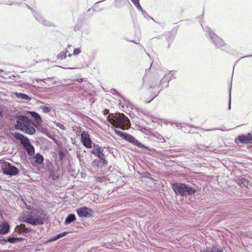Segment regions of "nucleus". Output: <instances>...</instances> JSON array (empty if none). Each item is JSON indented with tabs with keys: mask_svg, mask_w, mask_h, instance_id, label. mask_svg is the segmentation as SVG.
I'll return each mask as SVG.
<instances>
[{
	"mask_svg": "<svg viewBox=\"0 0 252 252\" xmlns=\"http://www.w3.org/2000/svg\"><path fill=\"white\" fill-rule=\"evenodd\" d=\"M36 125L33 121L25 116L19 115L17 117L16 124L15 128L29 134H33L35 132L34 126Z\"/></svg>",
	"mask_w": 252,
	"mask_h": 252,
	"instance_id": "obj_1",
	"label": "nucleus"
},
{
	"mask_svg": "<svg viewBox=\"0 0 252 252\" xmlns=\"http://www.w3.org/2000/svg\"><path fill=\"white\" fill-rule=\"evenodd\" d=\"M107 119L115 127L125 130L128 129L130 126L129 119L123 113L112 114L107 117Z\"/></svg>",
	"mask_w": 252,
	"mask_h": 252,
	"instance_id": "obj_2",
	"label": "nucleus"
},
{
	"mask_svg": "<svg viewBox=\"0 0 252 252\" xmlns=\"http://www.w3.org/2000/svg\"><path fill=\"white\" fill-rule=\"evenodd\" d=\"M172 188L177 195L182 196H191L197 192V190L189 185L181 183H174Z\"/></svg>",
	"mask_w": 252,
	"mask_h": 252,
	"instance_id": "obj_3",
	"label": "nucleus"
},
{
	"mask_svg": "<svg viewBox=\"0 0 252 252\" xmlns=\"http://www.w3.org/2000/svg\"><path fill=\"white\" fill-rule=\"evenodd\" d=\"M36 213L40 215L44 216L46 215V213L44 211L39 209L32 211L31 215L26 217H24L23 221L33 225L43 224L44 223L43 220L40 216L36 215Z\"/></svg>",
	"mask_w": 252,
	"mask_h": 252,
	"instance_id": "obj_4",
	"label": "nucleus"
},
{
	"mask_svg": "<svg viewBox=\"0 0 252 252\" xmlns=\"http://www.w3.org/2000/svg\"><path fill=\"white\" fill-rule=\"evenodd\" d=\"M13 136L16 139L20 140L21 144L24 147L25 150L29 156H31L34 155V147L31 144L28 138L19 133H14Z\"/></svg>",
	"mask_w": 252,
	"mask_h": 252,
	"instance_id": "obj_5",
	"label": "nucleus"
},
{
	"mask_svg": "<svg viewBox=\"0 0 252 252\" xmlns=\"http://www.w3.org/2000/svg\"><path fill=\"white\" fill-rule=\"evenodd\" d=\"M114 131L118 135L127 140L130 143L136 146L137 147L151 151V150L149 147L144 146L132 136L116 129L114 130Z\"/></svg>",
	"mask_w": 252,
	"mask_h": 252,
	"instance_id": "obj_6",
	"label": "nucleus"
},
{
	"mask_svg": "<svg viewBox=\"0 0 252 252\" xmlns=\"http://www.w3.org/2000/svg\"><path fill=\"white\" fill-rule=\"evenodd\" d=\"M2 172L4 175L15 176L19 173L18 169L10 163L5 162L2 165Z\"/></svg>",
	"mask_w": 252,
	"mask_h": 252,
	"instance_id": "obj_7",
	"label": "nucleus"
},
{
	"mask_svg": "<svg viewBox=\"0 0 252 252\" xmlns=\"http://www.w3.org/2000/svg\"><path fill=\"white\" fill-rule=\"evenodd\" d=\"M207 35L210 37L212 42L216 47L219 48L224 45L223 41L209 28L207 31Z\"/></svg>",
	"mask_w": 252,
	"mask_h": 252,
	"instance_id": "obj_8",
	"label": "nucleus"
},
{
	"mask_svg": "<svg viewBox=\"0 0 252 252\" xmlns=\"http://www.w3.org/2000/svg\"><path fill=\"white\" fill-rule=\"evenodd\" d=\"M81 141L85 147L91 148L92 147V141L88 132L83 131L81 133Z\"/></svg>",
	"mask_w": 252,
	"mask_h": 252,
	"instance_id": "obj_9",
	"label": "nucleus"
},
{
	"mask_svg": "<svg viewBox=\"0 0 252 252\" xmlns=\"http://www.w3.org/2000/svg\"><path fill=\"white\" fill-rule=\"evenodd\" d=\"M76 212L79 217L87 218L92 216L93 211L89 208L84 207L77 209Z\"/></svg>",
	"mask_w": 252,
	"mask_h": 252,
	"instance_id": "obj_10",
	"label": "nucleus"
},
{
	"mask_svg": "<svg viewBox=\"0 0 252 252\" xmlns=\"http://www.w3.org/2000/svg\"><path fill=\"white\" fill-rule=\"evenodd\" d=\"M43 161V157L41 154L37 153L33 157L32 164V166L38 167L39 169L41 167Z\"/></svg>",
	"mask_w": 252,
	"mask_h": 252,
	"instance_id": "obj_11",
	"label": "nucleus"
},
{
	"mask_svg": "<svg viewBox=\"0 0 252 252\" xmlns=\"http://www.w3.org/2000/svg\"><path fill=\"white\" fill-rule=\"evenodd\" d=\"M103 149L101 148L98 145L94 144L93 149L91 151V153L96 156L99 158L103 157L104 155L103 154Z\"/></svg>",
	"mask_w": 252,
	"mask_h": 252,
	"instance_id": "obj_12",
	"label": "nucleus"
},
{
	"mask_svg": "<svg viewBox=\"0 0 252 252\" xmlns=\"http://www.w3.org/2000/svg\"><path fill=\"white\" fill-rule=\"evenodd\" d=\"M236 140H238L241 143H252V134L248 133L247 135H240Z\"/></svg>",
	"mask_w": 252,
	"mask_h": 252,
	"instance_id": "obj_13",
	"label": "nucleus"
},
{
	"mask_svg": "<svg viewBox=\"0 0 252 252\" xmlns=\"http://www.w3.org/2000/svg\"><path fill=\"white\" fill-rule=\"evenodd\" d=\"M10 229V225L6 221L0 222V235H4L7 234Z\"/></svg>",
	"mask_w": 252,
	"mask_h": 252,
	"instance_id": "obj_14",
	"label": "nucleus"
},
{
	"mask_svg": "<svg viewBox=\"0 0 252 252\" xmlns=\"http://www.w3.org/2000/svg\"><path fill=\"white\" fill-rule=\"evenodd\" d=\"M16 231L19 233H28L31 232L32 229L31 228L26 227L24 224H21L16 226Z\"/></svg>",
	"mask_w": 252,
	"mask_h": 252,
	"instance_id": "obj_15",
	"label": "nucleus"
},
{
	"mask_svg": "<svg viewBox=\"0 0 252 252\" xmlns=\"http://www.w3.org/2000/svg\"><path fill=\"white\" fill-rule=\"evenodd\" d=\"M32 118H34L35 122L37 125H40L42 120L39 115L34 112H29Z\"/></svg>",
	"mask_w": 252,
	"mask_h": 252,
	"instance_id": "obj_16",
	"label": "nucleus"
},
{
	"mask_svg": "<svg viewBox=\"0 0 252 252\" xmlns=\"http://www.w3.org/2000/svg\"><path fill=\"white\" fill-rule=\"evenodd\" d=\"M76 220V217L74 214H71L67 216L66 218L65 219V221H64V224L66 225L70 223L71 222H73V221Z\"/></svg>",
	"mask_w": 252,
	"mask_h": 252,
	"instance_id": "obj_17",
	"label": "nucleus"
},
{
	"mask_svg": "<svg viewBox=\"0 0 252 252\" xmlns=\"http://www.w3.org/2000/svg\"><path fill=\"white\" fill-rule=\"evenodd\" d=\"M171 75L169 73L164 75V77L161 79V80L160 81V85L163 86L164 84H166V85H165V87H168V83L169 81V77Z\"/></svg>",
	"mask_w": 252,
	"mask_h": 252,
	"instance_id": "obj_18",
	"label": "nucleus"
},
{
	"mask_svg": "<svg viewBox=\"0 0 252 252\" xmlns=\"http://www.w3.org/2000/svg\"><path fill=\"white\" fill-rule=\"evenodd\" d=\"M15 95L16 97H17L18 98H21L23 100H30L31 99V97H30L28 95L25 94L16 92L15 93Z\"/></svg>",
	"mask_w": 252,
	"mask_h": 252,
	"instance_id": "obj_19",
	"label": "nucleus"
},
{
	"mask_svg": "<svg viewBox=\"0 0 252 252\" xmlns=\"http://www.w3.org/2000/svg\"><path fill=\"white\" fill-rule=\"evenodd\" d=\"M22 238H16V237H11V236H9L8 238H7V242L10 243H12V244H14V243H16L17 242H21L22 241Z\"/></svg>",
	"mask_w": 252,
	"mask_h": 252,
	"instance_id": "obj_20",
	"label": "nucleus"
},
{
	"mask_svg": "<svg viewBox=\"0 0 252 252\" xmlns=\"http://www.w3.org/2000/svg\"><path fill=\"white\" fill-rule=\"evenodd\" d=\"M201 252H222V251L216 246H213L211 248L202 251Z\"/></svg>",
	"mask_w": 252,
	"mask_h": 252,
	"instance_id": "obj_21",
	"label": "nucleus"
},
{
	"mask_svg": "<svg viewBox=\"0 0 252 252\" xmlns=\"http://www.w3.org/2000/svg\"><path fill=\"white\" fill-rule=\"evenodd\" d=\"M68 52V51L67 49H66L64 51L61 52L60 54L58 55V58L61 59H65L66 57V54Z\"/></svg>",
	"mask_w": 252,
	"mask_h": 252,
	"instance_id": "obj_22",
	"label": "nucleus"
},
{
	"mask_svg": "<svg viewBox=\"0 0 252 252\" xmlns=\"http://www.w3.org/2000/svg\"><path fill=\"white\" fill-rule=\"evenodd\" d=\"M36 20L39 22L43 25L48 26L49 25L46 22V21L43 19V18L39 15H38L37 17H36Z\"/></svg>",
	"mask_w": 252,
	"mask_h": 252,
	"instance_id": "obj_23",
	"label": "nucleus"
},
{
	"mask_svg": "<svg viewBox=\"0 0 252 252\" xmlns=\"http://www.w3.org/2000/svg\"><path fill=\"white\" fill-rule=\"evenodd\" d=\"M176 126L179 127L180 129H181L183 131H184L185 132H187V130L185 129V126L186 125V124H177L176 123Z\"/></svg>",
	"mask_w": 252,
	"mask_h": 252,
	"instance_id": "obj_24",
	"label": "nucleus"
},
{
	"mask_svg": "<svg viewBox=\"0 0 252 252\" xmlns=\"http://www.w3.org/2000/svg\"><path fill=\"white\" fill-rule=\"evenodd\" d=\"M68 232H63V233H61L60 234L57 235L55 238H54V240H57L61 237H63L64 236H65L67 234Z\"/></svg>",
	"mask_w": 252,
	"mask_h": 252,
	"instance_id": "obj_25",
	"label": "nucleus"
},
{
	"mask_svg": "<svg viewBox=\"0 0 252 252\" xmlns=\"http://www.w3.org/2000/svg\"><path fill=\"white\" fill-rule=\"evenodd\" d=\"M100 162H101V160L100 159H95L92 162V165L94 167V166L98 167L99 164Z\"/></svg>",
	"mask_w": 252,
	"mask_h": 252,
	"instance_id": "obj_26",
	"label": "nucleus"
},
{
	"mask_svg": "<svg viewBox=\"0 0 252 252\" xmlns=\"http://www.w3.org/2000/svg\"><path fill=\"white\" fill-rule=\"evenodd\" d=\"M99 159H100L101 162L102 163L104 166H105L107 164V161L106 160L104 155L103 156V157L100 158Z\"/></svg>",
	"mask_w": 252,
	"mask_h": 252,
	"instance_id": "obj_27",
	"label": "nucleus"
},
{
	"mask_svg": "<svg viewBox=\"0 0 252 252\" xmlns=\"http://www.w3.org/2000/svg\"><path fill=\"white\" fill-rule=\"evenodd\" d=\"M136 7V8L139 10L140 11H141L142 13L143 14V15H145V14H146V13L145 11H144L143 9L142 8L140 3L138 4L137 5L135 6Z\"/></svg>",
	"mask_w": 252,
	"mask_h": 252,
	"instance_id": "obj_28",
	"label": "nucleus"
},
{
	"mask_svg": "<svg viewBox=\"0 0 252 252\" xmlns=\"http://www.w3.org/2000/svg\"><path fill=\"white\" fill-rule=\"evenodd\" d=\"M80 53V48H75L73 50V55L75 56L79 55Z\"/></svg>",
	"mask_w": 252,
	"mask_h": 252,
	"instance_id": "obj_29",
	"label": "nucleus"
},
{
	"mask_svg": "<svg viewBox=\"0 0 252 252\" xmlns=\"http://www.w3.org/2000/svg\"><path fill=\"white\" fill-rule=\"evenodd\" d=\"M42 110H43V111L44 112V113H49L50 110H51V108L50 107H47V106H44L43 108H42Z\"/></svg>",
	"mask_w": 252,
	"mask_h": 252,
	"instance_id": "obj_30",
	"label": "nucleus"
},
{
	"mask_svg": "<svg viewBox=\"0 0 252 252\" xmlns=\"http://www.w3.org/2000/svg\"><path fill=\"white\" fill-rule=\"evenodd\" d=\"M50 175L55 179L57 178L56 173L53 170L50 171Z\"/></svg>",
	"mask_w": 252,
	"mask_h": 252,
	"instance_id": "obj_31",
	"label": "nucleus"
},
{
	"mask_svg": "<svg viewBox=\"0 0 252 252\" xmlns=\"http://www.w3.org/2000/svg\"><path fill=\"white\" fill-rule=\"evenodd\" d=\"M46 162L47 168L49 170L51 168V166H52V164L51 162L49 161V160H46Z\"/></svg>",
	"mask_w": 252,
	"mask_h": 252,
	"instance_id": "obj_32",
	"label": "nucleus"
},
{
	"mask_svg": "<svg viewBox=\"0 0 252 252\" xmlns=\"http://www.w3.org/2000/svg\"><path fill=\"white\" fill-rule=\"evenodd\" d=\"M242 183L244 185H248V180L245 179V178H242L241 180Z\"/></svg>",
	"mask_w": 252,
	"mask_h": 252,
	"instance_id": "obj_33",
	"label": "nucleus"
},
{
	"mask_svg": "<svg viewBox=\"0 0 252 252\" xmlns=\"http://www.w3.org/2000/svg\"><path fill=\"white\" fill-rule=\"evenodd\" d=\"M135 5V6L137 5L139 3V0H130Z\"/></svg>",
	"mask_w": 252,
	"mask_h": 252,
	"instance_id": "obj_34",
	"label": "nucleus"
},
{
	"mask_svg": "<svg viewBox=\"0 0 252 252\" xmlns=\"http://www.w3.org/2000/svg\"><path fill=\"white\" fill-rule=\"evenodd\" d=\"M57 126H59L60 128H61V129H64L65 128V127L63 125V124H57Z\"/></svg>",
	"mask_w": 252,
	"mask_h": 252,
	"instance_id": "obj_35",
	"label": "nucleus"
},
{
	"mask_svg": "<svg viewBox=\"0 0 252 252\" xmlns=\"http://www.w3.org/2000/svg\"><path fill=\"white\" fill-rule=\"evenodd\" d=\"M228 109H231V93H229V104H228Z\"/></svg>",
	"mask_w": 252,
	"mask_h": 252,
	"instance_id": "obj_36",
	"label": "nucleus"
},
{
	"mask_svg": "<svg viewBox=\"0 0 252 252\" xmlns=\"http://www.w3.org/2000/svg\"><path fill=\"white\" fill-rule=\"evenodd\" d=\"M122 2L123 3H126L127 2H128V0H121ZM116 2H118V1H119V0H116Z\"/></svg>",
	"mask_w": 252,
	"mask_h": 252,
	"instance_id": "obj_37",
	"label": "nucleus"
},
{
	"mask_svg": "<svg viewBox=\"0 0 252 252\" xmlns=\"http://www.w3.org/2000/svg\"><path fill=\"white\" fill-rule=\"evenodd\" d=\"M84 79H85V78H83V79H78L77 81L79 82H81L83 81Z\"/></svg>",
	"mask_w": 252,
	"mask_h": 252,
	"instance_id": "obj_38",
	"label": "nucleus"
},
{
	"mask_svg": "<svg viewBox=\"0 0 252 252\" xmlns=\"http://www.w3.org/2000/svg\"><path fill=\"white\" fill-rule=\"evenodd\" d=\"M158 94V93L156 94H155V95L152 98V99L151 100H150L148 102V103H149L151 100H152L155 97H156Z\"/></svg>",
	"mask_w": 252,
	"mask_h": 252,
	"instance_id": "obj_39",
	"label": "nucleus"
},
{
	"mask_svg": "<svg viewBox=\"0 0 252 252\" xmlns=\"http://www.w3.org/2000/svg\"><path fill=\"white\" fill-rule=\"evenodd\" d=\"M216 129H207L206 130L207 131H211V130H216Z\"/></svg>",
	"mask_w": 252,
	"mask_h": 252,
	"instance_id": "obj_40",
	"label": "nucleus"
},
{
	"mask_svg": "<svg viewBox=\"0 0 252 252\" xmlns=\"http://www.w3.org/2000/svg\"><path fill=\"white\" fill-rule=\"evenodd\" d=\"M2 116V113L0 111V116Z\"/></svg>",
	"mask_w": 252,
	"mask_h": 252,
	"instance_id": "obj_41",
	"label": "nucleus"
},
{
	"mask_svg": "<svg viewBox=\"0 0 252 252\" xmlns=\"http://www.w3.org/2000/svg\"><path fill=\"white\" fill-rule=\"evenodd\" d=\"M70 47H71V45H68V48H70Z\"/></svg>",
	"mask_w": 252,
	"mask_h": 252,
	"instance_id": "obj_42",
	"label": "nucleus"
},
{
	"mask_svg": "<svg viewBox=\"0 0 252 252\" xmlns=\"http://www.w3.org/2000/svg\"><path fill=\"white\" fill-rule=\"evenodd\" d=\"M71 55H71V54H68V56H69V57H71Z\"/></svg>",
	"mask_w": 252,
	"mask_h": 252,
	"instance_id": "obj_43",
	"label": "nucleus"
},
{
	"mask_svg": "<svg viewBox=\"0 0 252 252\" xmlns=\"http://www.w3.org/2000/svg\"><path fill=\"white\" fill-rule=\"evenodd\" d=\"M69 69H75V68L74 67H73V68H68Z\"/></svg>",
	"mask_w": 252,
	"mask_h": 252,
	"instance_id": "obj_44",
	"label": "nucleus"
},
{
	"mask_svg": "<svg viewBox=\"0 0 252 252\" xmlns=\"http://www.w3.org/2000/svg\"><path fill=\"white\" fill-rule=\"evenodd\" d=\"M0 72H2V71L1 70H0Z\"/></svg>",
	"mask_w": 252,
	"mask_h": 252,
	"instance_id": "obj_45",
	"label": "nucleus"
}]
</instances>
